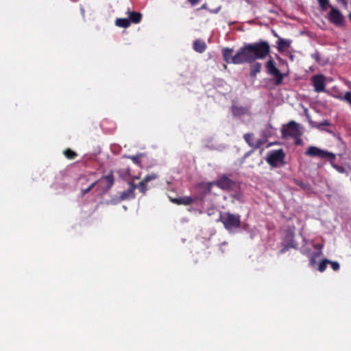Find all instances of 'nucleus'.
Returning a JSON list of instances; mask_svg holds the SVG:
<instances>
[{
	"label": "nucleus",
	"instance_id": "nucleus-16",
	"mask_svg": "<svg viewBox=\"0 0 351 351\" xmlns=\"http://www.w3.org/2000/svg\"><path fill=\"white\" fill-rule=\"evenodd\" d=\"M128 20L130 21V22L138 24L141 22L142 20V14L141 12H130L128 11Z\"/></svg>",
	"mask_w": 351,
	"mask_h": 351
},
{
	"label": "nucleus",
	"instance_id": "nucleus-11",
	"mask_svg": "<svg viewBox=\"0 0 351 351\" xmlns=\"http://www.w3.org/2000/svg\"><path fill=\"white\" fill-rule=\"evenodd\" d=\"M294 237V234L291 231H287L285 232L283 240H282V245H283V248L280 250V253L283 254L287 251L289 248L295 247L294 241L293 240V237Z\"/></svg>",
	"mask_w": 351,
	"mask_h": 351
},
{
	"label": "nucleus",
	"instance_id": "nucleus-23",
	"mask_svg": "<svg viewBox=\"0 0 351 351\" xmlns=\"http://www.w3.org/2000/svg\"><path fill=\"white\" fill-rule=\"evenodd\" d=\"M142 156V154H139L136 156H128L126 158L132 160L133 163L139 165L141 164Z\"/></svg>",
	"mask_w": 351,
	"mask_h": 351
},
{
	"label": "nucleus",
	"instance_id": "nucleus-6",
	"mask_svg": "<svg viewBox=\"0 0 351 351\" xmlns=\"http://www.w3.org/2000/svg\"><path fill=\"white\" fill-rule=\"evenodd\" d=\"M285 157V152L282 149H275L268 153L266 160L271 167H278L284 163Z\"/></svg>",
	"mask_w": 351,
	"mask_h": 351
},
{
	"label": "nucleus",
	"instance_id": "nucleus-19",
	"mask_svg": "<svg viewBox=\"0 0 351 351\" xmlns=\"http://www.w3.org/2000/svg\"><path fill=\"white\" fill-rule=\"evenodd\" d=\"M250 75L252 77H256V75L261 72V64L259 62L250 63Z\"/></svg>",
	"mask_w": 351,
	"mask_h": 351
},
{
	"label": "nucleus",
	"instance_id": "nucleus-30",
	"mask_svg": "<svg viewBox=\"0 0 351 351\" xmlns=\"http://www.w3.org/2000/svg\"><path fill=\"white\" fill-rule=\"evenodd\" d=\"M324 125H327V126L330 125V122L328 120H324L322 122L319 123V125H317V128H322V126H324Z\"/></svg>",
	"mask_w": 351,
	"mask_h": 351
},
{
	"label": "nucleus",
	"instance_id": "nucleus-31",
	"mask_svg": "<svg viewBox=\"0 0 351 351\" xmlns=\"http://www.w3.org/2000/svg\"><path fill=\"white\" fill-rule=\"evenodd\" d=\"M334 167L339 173H344L345 172V168L343 167H342V166L334 165Z\"/></svg>",
	"mask_w": 351,
	"mask_h": 351
},
{
	"label": "nucleus",
	"instance_id": "nucleus-9",
	"mask_svg": "<svg viewBox=\"0 0 351 351\" xmlns=\"http://www.w3.org/2000/svg\"><path fill=\"white\" fill-rule=\"evenodd\" d=\"M328 20L332 24L337 26H343L345 23V19H343L341 12H339V10L332 7H331V10L328 13Z\"/></svg>",
	"mask_w": 351,
	"mask_h": 351
},
{
	"label": "nucleus",
	"instance_id": "nucleus-38",
	"mask_svg": "<svg viewBox=\"0 0 351 351\" xmlns=\"http://www.w3.org/2000/svg\"><path fill=\"white\" fill-rule=\"evenodd\" d=\"M349 19H350V21H351V12L349 14Z\"/></svg>",
	"mask_w": 351,
	"mask_h": 351
},
{
	"label": "nucleus",
	"instance_id": "nucleus-22",
	"mask_svg": "<svg viewBox=\"0 0 351 351\" xmlns=\"http://www.w3.org/2000/svg\"><path fill=\"white\" fill-rule=\"evenodd\" d=\"M244 140H245V142L247 144H248L249 146L251 147H254L253 140H254V134L252 133H246L243 136Z\"/></svg>",
	"mask_w": 351,
	"mask_h": 351
},
{
	"label": "nucleus",
	"instance_id": "nucleus-15",
	"mask_svg": "<svg viewBox=\"0 0 351 351\" xmlns=\"http://www.w3.org/2000/svg\"><path fill=\"white\" fill-rule=\"evenodd\" d=\"M193 49L197 53H204L206 49V44L204 40L196 39L195 41H193Z\"/></svg>",
	"mask_w": 351,
	"mask_h": 351
},
{
	"label": "nucleus",
	"instance_id": "nucleus-4",
	"mask_svg": "<svg viewBox=\"0 0 351 351\" xmlns=\"http://www.w3.org/2000/svg\"><path fill=\"white\" fill-rule=\"evenodd\" d=\"M217 221L223 223L224 228L230 231L241 226V217L239 214H232L230 212L220 213Z\"/></svg>",
	"mask_w": 351,
	"mask_h": 351
},
{
	"label": "nucleus",
	"instance_id": "nucleus-36",
	"mask_svg": "<svg viewBox=\"0 0 351 351\" xmlns=\"http://www.w3.org/2000/svg\"><path fill=\"white\" fill-rule=\"evenodd\" d=\"M304 112L305 115H306V108L304 109Z\"/></svg>",
	"mask_w": 351,
	"mask_h": 351
},
{
	"label": "nucleus",
	"instance_id": "nucleus-2",
	"mask_svg": "<svg viewBox=\"0 0 351 351\" xmlns=\"http://www.w3.org/2000/svg\"><path fill=\"white\" fill-rule=\"evenodd\" d=\"M281 137L283 139H293L294 144L296 145H302V141L301 136L304 134V130L301 125L294 121H291L289 123L282 125L281 127Z\"/></svg>",
	"mask_w": 351,
	"mask_h": 351
},
{
	"label": "nucleus",
	"instance_id": "nucleus-32",
	"mask_svg": "<svg viewBox=\"0 0 351 351\" xmlns=\"http://www.w3.org/2000/svg\"><path fill=\"white\" fill-rule=\"evenodd\" d=\"M311 58H312L313 59H315V60L316 62H319V55H318V53H317V52H315V53H312V54H311Z\"/></svg>",
	"mask_w": 351,
	"mask_h": 351
},
{
	"label": "nucleus",
	"instance_id": "nucleus-12",
	"mask_svg": "<svg viewBox=\"0 0 351 351\" xmlns=\"http://www.w3.org/2000/svg\"><path fill=\"white\" fill-rule=\"evenodd\" d=\"M197 199V196H183L178 198H170V202L177 205L190 206Z\"/></svg>",
	"mask_w": 351,
	"mask_h": 351
},
{
	"label": "nucleus",
	"instance_id": "nucleus-7",
	"mask_svg": "<svg viewBox=\"0 0 351 351\" xmlns=\"http://www.w3.org/2000/svg\"><path fill=\"white\" fill-rule=\"evenodd\" d=\"M266 67L268 74L275 77V85H280L282 83V75L275 66L274 60L271 58L267 61Z\"/></svg>",
	"mask_w": 351,
	"mask_h": 351
},
{
	"label": "nucleus",
	"instance_id": "nucleus-21",
	"mask_svg": "<svg viewBox=\"0 0 351 351\" xmlns=\"http://www.w3.org/2000/svg\"><path fill=\"white\" fill-rule=\"evenodd\" d=\"M64 156L69 160H73L77 156V154L71 149H66L64 150Z\"/></svg>",
	"mask_w": 351,
	"mask_h": 351
},
{
	"label": "nucleus",
	"instance_id": "nucleus-29",
	"mask_svg": "<svg viewBox=\"0 0 351 351\" xmlns=\"http://www.w3.org/2000/svg\"><path fill=\"white\" fill-rule=\"evenodd\" d=\"M343 100L346 101L351 107V92H346L344 97H343Z\"/></svg>",
	"mask_w": 351,
	"mask_h": 351
},
{
	"label": "nucleus",
	"instance_id": "nucleus-13",
	"mask_svg": "<svg viewBox=\"0 0 351 351\" xmlns=\"http://www.w3.org/2000/svg\"><path fill=\"white\" fill-rule=\"evenodd\" d=\"M95 182H98V185H101L105 183V186H104V189L106 191H108L111 189L113 183L114 182V179L113 178L112 171L110 172L107 176H105L100 179L95 180Z\"/></svg>",
	"mask_w": 351,
	"mask_h": 351
},
{
	"label": "nucleus",
	"instance_id": "nucleus-8",
	"mask_svg": "<svg viewBox=\"0 0 351 351\" xmlns=\"http://www.w3.org/2000/svg\"><path fill=\"white\" fill-rule=\"evenodd\" d=\"M308 154L318 158H328L331 161L335 159L334 154L319 149L317 147H308Z\"/></svg>",
	"mask_w": 351,
	"mask_h": 351
},
{
	"label": "nucleus",
	"instance_id": "nucleus-34",
	"mask_svg": "<svg viewBox=\"0 0 351 351\" xmlns=\"http://www.w3.org/2000/svg\"><path fill=\"white\" fill-rule=\"evenodd\" d=\"M336 1H337L338 3H340L341 4H343V5L346 6L347 5V1L346 0H336Z\"/></svg>",
	"mask_w": 351,
	"mask_h": 351
},
{
	"label": "nucleus",
	"instance_id": "nucleus-10",
	"mask_svg": "<svg viewBox=\"0 0 351 351\" xmlns=\"http://www.w3.org/2000/svg\"><path fill=\"white\" fill-rule=\"evenodd\" d=\"M311 83L317 93L325 91V77L322 75H315L311 77Z\"/></svg>",
	"mask_w": 351,
	"mask_h": 351
},
{
	"label": "nucleus",
	"instance_id": "nucleus-1",
	"mask_svg": "<svg viewBox=\"0 0 351 351\" xmlns=\"http://www.w3.org/2000/svg\"><path fill=\"white\" fill-rule=\"evenodd\" d=\"M270 45L267 41L261 40L254 43L244 44L243 47L232 55L233 49L226 47L222 49L223 61L226 64H252L256 60H263L270 53Z\"/></svg>",
	"mask_w": 351,
	"mask_h": 351
},
{
	"label": "nucleus",
	"instance_id": "nucleus-17",
	"mask_svg": "<svg viewBox=\"0 0 351 351\" xmlns=\"http://www.w3.org/2000/svg\"><path fill=\"white\" fill-rule=\"evenodd\" d=\"M291 46V41L284 38H278L277 41V49L280 52L285 51Z\"/></svg>",
	"mask_w": 351,
	"mask_h": 351
},
{
	"label": "nucleus",
	"instance_id": "nucleus-26",
	"mask_svg": "<svg viewBox=\"0 0 351 351\" xmlns=\"http://www.w3.org/2000/svg\"><path fill=\"white\" fill-rule=\"evenodd\" d=\"M97 185H98V182L95 181L94 182H92V184L90 186H88V187L82 190V195H86V193L90 192L92 189H93L94 187Z\"/></svg>",
	"mask_w": 351,
	"mask_h": 351
},
{
	"label": "nucleus",
	"instance_id": "nucleus-18",
	"mask_svg": "<svg viewBox=\"0 0 351 351\" xmlns=\"http://www.w3.org/2000/svg\"><path fill=\"white\" fill-rule=\"evenodd\" d=\"M231 111H232V114L234 117H241L247 114V109L239 106L233 105L232 108H231Z\"/></svg>",
	"mask_w": 351,
	"mask_h": 351
},
{
	"label": "nucleus",
	"instance_id": "nucleus-35",
	"mask_svg": "<svg viewBox=\"0 0 351 351\" xmlns=\"http://www.w3.org/2000/svg\"><path fill=\"white\" fill-rule=\"evenodd\" d=\"M200 201L203 202L204 201V196L201 197H200Z\"/></svg>",
	"mask_w": 351,
	"mask_h": 351
},
{
	"label": "nucleus",
	"instance_id": "nucleus-5",
	"mask_svg": "<svg viewBox=\"0 0 351 351\" xmlns=\"http://www.w3.org/2000/svg\"><path fill=\"white\" fill-rule=\"evenodd\" d=\"M315 246V250H317V252L312 254L310 259V264L312 267H315V269L318 270L319 272L325 271L326 267L328 266L329 261L328 259H322L319 264L316 263V258H319V256L322 255V244H317Z\"/></svg>",
	"mask_w": 351,
	"mask_h": 351
},
{
	"label": "nucleus",
	"instance_id": "nucleus-39",
	"mask_svg": "<svg viewBox=\"0 0 351 351\" xmlns=\"http://www.w3.org/2000/svg\"><path fill=\"white\" fill-rule=\"evenodd\" d=\"M326 132H328V133H331V131L330 130H325Z\"/></svg>",
	"mask_w": 351,
	"mask_h": 351
},
{
	"label": "nucleus",
	"instance_id": "nucleus-25",
	"mask_svg": "<svg viewBox=\"0 0 351 351\" xmlns=\"http://www.w3.org/2000/svg\"><path fill=\"white\" fill-rule=\"evenodd\" d=\"M136 189H138L141 193L145 195L147 191V182H139Z\"/></svg>",
	"mask_w": 351,
	"mask_h": 351
},
{
	"label": "nucleus",
	"instance_id": "nucleus-14",
	"mask_svg": "<svg viewBox=\"0 0 351 351\" xmlns=\"http://www.w3.org/2000/svg\"><path fill=\"white\" fill-rule=\"evenodd\" d=\"M136 189V184L133 183L132 182H129V188L128 190H125L121 195V199H133L135 197V193L134 191Z\"/></svg>",
	"mask_w": 351,
	"mask_h": 351
},
{
	"label": "nucleus",
	"instance_id": "nucleus-3",
	"mask_svg": "<svg viewBox=\"0 0 351 351\" xmlns=\"http://www.w3.org/2000/svg\"><path fill=\"white\" fill-rule=\"evenodd\" d=\"M199 186L204 189V193L210 194L213 186H217L221 190L229 191L234 189L235 182L227 176L223 175L212 182L202 183Z\"/></svg>",
	"mask_w": 351,
	"mask_h": 351
},
{
	"label": "nucleus",
	"instance_id": "nucleus-20",
	"mask_svg": "<svg viewBox=\"0 0 351 351\" xmlns=\"http://www.w3.org/2000/svg\"><path fill=\"white\" fill-rule=\"evenodd\" d=\"M131 23L132 22L125 18H118L115 19V25L122 28L128 27L131 25Z\"/></svg>",
	"mask_w": 351,
	"mask_h": 351
},
{
	"label": "nucleus",
	"instance_id": "nucleus-27",
	"mask_svg": "<svg viewBox=\"0 0 351 351\" xmlns=\"http://www.w3.org/2000/svg\"><path fill=\"white\" fill-rule=\"evenodd\" d=\"M156 178H157L156 174L152 173V174H149V175H147V176H145L144 178V179H143L141 180V182H145V183H148L149 181L154 180Z\"/></svg>",
	"mask_w": 351,
	"mask_h": 351
},
{
	"label": "nucleus",
	"instance_id": "nucleus-28",
	"mask_svg": "<svg viewBox=\"0 0 351 351\" xmlns=\"http://www.w3.org/2000/svg\"><path fill=\"white\" fill-rule=\"evenodd\" d=\"M328 264L330 265L333 271H337L339 269V264L338 262L329 261Z\"/></svg>",
	"mask_w": 351,
	"mask_h": 351
},
{
	"label": "nucleus",
	"instance_id": "nucleus-37",
	"mask_svg": "<svg viewBox=\"0 0 351 351\" xmlns=\"http://www.w3.org/2000/svg\"><path fill=\"white\" fill-rule=\"evenodd\" d=\"M193 208H189V209H188V210H189V212H192V211H193Z\"/></svg>",
	"mask_w": 351,
	"mask_h": 351
},
{
	"label": "nucleus",
	"instance_id": "nucleus-33",
	"mask_svg": "<svg viewBox=\"0 0 351 351\" xmlns=\"http://www.w3.org/2000/svg\"><path fill=\"white\" fill-rule=\"evenodd\" d=\"M190 2V4L193 6L197 5L199 3V0H188Z\"/></svg>",
	"mask_w": 351,
	"mask_h": 351
},
{
	"label": "nucleus",
	"instance_id": "nucleus-24",
	"mask_svg": "<svg viewBox=\"0 0 351 351\" xmlns=\"http://www.w3.org/2000/svg\"><path fill=\"white\" fill-rule=\"evenodd\" d=\"M317 1L321 10L324 11L327 10L329 7H332L330 5L328 0H317Z\"/></svg>",
	"mask_w": 351,
	"mask_h": 351
}]
</instances>
